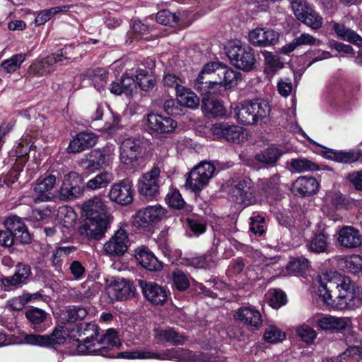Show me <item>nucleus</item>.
<instances>
[{"label":"nucleus","mask_w":362,"mask_h":362,"mask_svg":"<svg viewBox=\"0 0 362 362\" xmlns=\"http://www.w3.org/2000/svg\"><path fill=\"white\" fill-rule=\"evenodd\" d=\"M216 168L210 162H202L194 168L186 180V187L193 192L201 191L214 176Z\"/></svg>","instance_id":"0eeeda50"},{"label":"nucleus","mask_w":362,"mask_h":362,"mask_svg":"<svg viewBox=\"0 0 362 362\" xmlns=\"http://www.w3.org/2000/svg\"><path fill=\"white\" fill-rule=\"evenodd\" d=\"M177 95V101L182 105L191 109L197 108L199 105V97L189 89L183 88V90H180Z\"/></svg>","instance_id":"a19ab883"},{"label":"nucleus","mask_w":362,"mask_h":362,"mask_svg":"<svg viewBox=\"0 0 362 362\" xmlns=\"http://www.w3.org/2000/svg\"><path fill=\"white\" fill-rule=\"evenodd\" d=\"M114 180L112 173L105 171L95 175L86 183V187L90 190H95L106 187Z\"/></svg>","instance_id":"58836bf2"},{"label":"nucleus","mask_w":362,"mask_h":362,"mask_svg":"<svg viewBox=\"0 0 362 362\" xmlns=\"http://www.w3.org/2000/svg\"><path fill=\"white\" fill-rule=\"evenodd\" d=\"M291 166L293 168V169L299 173L313 171L318 169L317 165L315 163L305 158L291 160Z\"/></svg>","instance_id":"864d4df0"},{"label":"nucleus","mask_w":362,"mask_h":362,"mask_svg":"<svg viewBox=\"0 0 362 362\" xmlns=\"http://www.w3.org/2000/svg\"><path fill=\"white\" fill-rule=\"evenodd\" d=\"M108 197L111 202L119 205L130 204L134 197L132 182L129 179H123L113 184L108 192Z\"/></svg>","instance_id":"ddd939ff"},{"label":"nucleus","mask_w":362,"mask_h":362,"mask_svg":"<svg viewBox=\"0 0 362 362\" xmlns=\"http://www.w3.org/2000/svg\"><path fill=\"white\" fill-rule=\"evenodd\" d=\"M351 318L339 317L331 315H323L316 320L317 327L325 331L340 332L346 329L351 324Z\"/></svg>","instance_id":"bb28decb"},{"label":"nucleus","mask_w":362,"mask_h":362,"mask_svg":"<svg viewBox=\"0 0 362 362\" xmlns=\"http://www.w3.org/2000/svg\"><path fill=\"white\" fill-rule=\"evenodd\" d=\"M122 355L129 359L174 360L182 362H194L197 360V356L192 351L182 348L165 349L159 353L144 349L125 352Z\"/></svg>","instance_id":"7ed1b4c3"},{"label":"nucleus","mask_w":362,"mask_h":362,"mask_svg":"<svg viewBox=\"0 0 362 362\" xmlns=\"http://www.w3.org/2000/svg\"><path fill=\"white\" fill-rule=\"evenodd\" d=\"M31 142L32 141L30 136H24L16 146V156L18 157H23L24 156H26L30 151Z\"/></svg>","instance_id":"338daca9"},{"label":"nucleus","mask_w":362,"mask_h":362,"mask_svg":"<svg viewBox=\"0 0 362 362\" xmlns=\"http://www.w3.org/2000/svg\"><path fill=\"white\" fill-rule=\"evenodd\" d=\"M215 255L207 254L192 260V264L197 268L211 269L215 266Z\"/></svg>","instance_id":"13d9d810"},{"label":"nucleus","mask_w":362,"mask_h":362,"mask_svg":"<svg viewBox=\"0 0 362 362\" xmlns=\"http://www.w3.org/2000/svg\"><path fill=\"white\" fill-rule=\"evenodd\" d=\"M331 25L337 37L354 44L358 47H362V37L354 30L344 24L334 21H332Z\"/></svg>","instance_id":"473e14b6"},{"label":"nucleus","mask_w":362,"mask_h":362,"mask_svg":"<svg viewBox=\"0 0 362 362\" xmlns=\"http://www.w3.org/2000/svg\"><path fill=\"white\" fill-rule=\"evenodd\" d=\"M160 170L154 167L139 180L137 187L140 194L146 197H155L158 194Z\"/></svg>","instance_id":"2eb2a0df"},{"label":"nucleus","mask_w":362,"mask_h":362,"mask_svg":"<svg viewBox=\"0 0 362 362\" xmlns=\"http://www.w3.org/2000/svg\"><path fill=\"white\" fill-rule=\"evenodd\" d=\"M236 317L244 324L255 329H258L262 323L259 311L251 307L240 308L236 313Z\"/></svg>","instance_id":"2f4dec72"},{"label":"nucleus","mask_w":362,"mask_h":362,"mask_svg":"<svg viewBox=\"0 0 362 362\" xmlns=\"http://www.w3.org/2000/svg\"><path fill=\"white\" fill-rule=\"evenodd\" d=\"M144 124L146 131L156 136L172 133L177 127V122L173 118L154 113L147 115Z\"/></svg>","instance_id":"1a4fd4ad"},{"label":"nucleus","mask_w":362,"mask_h":362,"mask_svg":"<svg viewBox=\"0 0 362 362\" xmlns=\"http://www.w3.org/2000/svg\"><path fill=\"white\" fill-rule=\"evenodd\" d=\"M319 298L337 310H353L361 304V298L349 277L337 272H327L318 277Z\"/></svg>","instance_id":"f257e3e1"},{"label":"nucleus","mask_w":362,"mask_h":362,"mask_svg":"<svg viewBox=\"0 0 362 362\" xmlns=\"http://www.w3.org/2000/svg\"><path fill=\"white\" fill-rule=\"evenodd\" d=\"M135 257L139 263L149 271H158L162 268L161 263L146 247H140L135 251Z\"/></svg>","instance_id":"c756f323"},{"label":"nucleus","mask_w":362,"mask_h":362,"mask_svg":"<svg viewBox=\"0 0 362 362\" xmlns=\"http://www.w3.org/2000/svg\"><path fill=\"white\" fill-rule=\"evenodd\" d=\"M58 217L63 226L69 229L74 226L77 216L71 208L63 206L59 208L58 211Z\"/></svg>","instance_id":"09e8293b"},{"label":"nucleus","mask_w":362,"mask_h":362,"mask_svg":"<svg viewBox=\"0 0 362 362\" xmlns=\"http://www.w3.org/2000/svg\"><path fill=\"white\" fill-rule=\"evenodd\" d=\"M146 141L140 138L125 139L120 145V161L128 168L138 165V158L141 154Z\"/></svg>","instance_id":"6e6552de"},{"label":"nucleus","mask_w":362,"mask_h":362,"mask_svg":"<svg viewBox=\"0 0 362 362\" xmlns=\"http://www.w3.org/2000/svg\"><path fill=\"white\" fill-rule=\"evenodd\" d=\"M286 339V333L274 325L267 327L264 333V339L272 344L282 341Z\"/></svg>","instance_id":"49530a36"},{"label":"nucleus","mask_w":362,"mask_h":362,"mask_svg":"<svg viewBox=\"0 0 362 362\" xmlns=\"http://www.w3.org/2000/svg\"><path fill=\"white\" fill-rule=\"evenodd\" d=\"M129 238L127 232L119 229L104 245V251L112 256L123 255L127 250Z\"/></svg>","instance_id":"5701e85b"},{"label":"nucleus","mask_w":362,"mask_h":362,"mask_svg":"<svg viewBox=\"0 0 362 362\" xmlns=\"http://www.w3.org/2000/svg\"><path fill=\"white\" fill-rule=\"evenodd\" d=\"M56 184L54 175H49L40 182H37L33 187L30 194L25 198L29 199L26 201L28 204H40L50 201L54 197L52 189Z\"/></svg>","instance_id":"9b49d317"},{"label":"nucleus","mask_w":362,"mask_h":362,"mask_svg":"<svg viewBox=\"0 0 362 362\" xmlns=\"http://www.w3.org/2000/svg\"><path fill=\"white\" fill-rule=\"evenodd\" d=\"M252 180L245 178L238 181L231 187L230 194L233 200L244 206L252 205L255 203V197L252 189Z\"/></svg>","instance_id":"4468645a"},{"label":"nucleus","mask_w":362,"mask_h":362,"mask_svg":"<svg viewBox=\"0 0 362 362\" xmlns=\"http://www.w3.org/2000/svg\"><path fill=\"white\" fill-rule=\"evenodd\" d=\"M326 157L337 163L351 164L362 160V152L361 150L349 151L329 150L327 152Z\"/></svg>","instance_id":"7c9ffc66"},{"label":"nucleus","mask_w":362,"mask_h":362,"mask_svg":"<svg viewBox=\"0 0 362 362\" xmlns=\"http://www.w3.org/2000/svg\"><path fill=\"white\" fill-rule=\"evenodd\" d=\"M163 83L165 86L174 88L175 89L176 93L180 90H183V81L173 74H165L163 79Z\"/></svg>","instance_id":"052dcab7"},{"label":"nucleus","mask_w":362,"mask_h":362,"mask_svg":"<svg viewBox=\"0 0 362 362\" xmlns=\"http://www.w3.org/2000/svg\"><path fill=\"white\" fill-rule=\"evenodd\" d=\"M298 20L313 29H318L322 24V18L311 8L303 14V18H299Z\"/></svg>","instance_id":"8fccbe9b"},{"label":"nucleus","mask_w":362,"mask_h":362,"mask_svg":"<svg viewBox=\"0 0 362 362\" xmlns=\"http://www.w3.org/2000/svg\"><path fill=\"white\" fill-rule=\"evenodd\" d=\"M120 83L123 93L127 95H131L136 88V79L129 76L127 74L122 76Z\"/></svg>","instance_id":"0e129e2a"},{"label":"nucleus","mask_w":362,"mask_h":362,"mask_svg":"<svg viewBox=\"0 0 362 362\" xmlns=\"http://www.w3.org/2000/svg\"><path fill=\"white\" fill-rule=\"evenodd\" d=\"M234 117L243 124L249 125L257 123L259 120L269 115L271 107L269 103L257 99L231 106Z\"/></svg>","instance_id":"f03ea898"},{"label":"nucleus","mask_w":362,"mask_h":362,"mask_svg":"<svg viewBox=\"0 0 362 362\" xmlns=\"http://www.w3.org/2000/svg\"><path fill=\"white\" fill-rule=\"evenodd\" d=\"M211 131L214 136L218 139H223L227 141L240 143L244 139L243 128L226 122L214 124Z\"/></svg>","instance_id":"f3484780"},{"label":"nucleus","mask_w":362,"mask_h":362,"mask_svg":"<svg viewBox=\"0 0 362 362\" xmlns=\"http://www.w3.org/2000/svg\"><path fill=\"white\" fill-rule=\"evenodd\" d=\"M346 357H351L358 362H362V346H352L346 349L344 352L337 356L339 358L345 359Z\"/></svg>","instance_id":"e2e57ef3"},{"label":"nucleus","mask_w":362,"mask_h":362,"mask_svg":"<svg viewBox=\"0 0 362 362\" xmlns=\"http://www.w3.org/2000/svg\"><path fill=\"white\" fill-rule=\"evenodd\" d=\"M346 267L352 273L356 274L362 272V257L360 255H353L346 262Z\"/></svg>","instance_id":"774afa93"},{"label":"nucleus","mask_w":362,"mask_h":362,"mask_svg":"<svg viewBox=\"0 0 362 362\" xmlns=\"http://www.w3.org/2000/svg\"><path fill=\"white\" fill-rule=\"evenodd\" d=\"M66 332L64 326H57L49 335L27 334L25 341L30 345L54 346L62 345L66 341Z\"/></svg>","instance_id":"f8f14e48"},{"label":"nucleus","mask_w":362,"mask_h":362,"mask_svg":"<svg viewBox=\"0 0 362 362\" xmlns=\"http://www.w3.org/2000/svg\"><path fill=\"white\" fill-rule=\"evenodd\" d=\"M25 317L35 329L44 330V329L40 327V325L47 319V313L45 310L37 308H32L26 311Z\"/></svg>","instance_id":"79ce46f5"},{"label":"nucleus","mask_w":362,"mask_h":362,"mask_svg":"<svg viewBox=\"0 0 362 362\" xmlns=\"http://www.w3.org/2000/svg\"><path fill=\"white\" fill-rule=\"evenodd\" d=\"M155 337L161 341L168 342L172 345H182L187 340L185 337L177 333L171 328L156 329L155 331Z\"/></svg>","instance_id":"c9c22d12"},{"label":"nucleus","mask_w":362,"mask_h":362,"mask_svg":"<svg viewBox=\"0 0 362 362\" xmlns=\"http://www.w3.org/2000/svg\"><path fill=\"white\" fill-rule=\"evenodd\" d=\"M119 341L117 333L115 329L110 328L93 344L77 345L76 351L80 354H98L106 356L107 351L117 347Z\"/></svg>","instance_id":"39448f33"},{"label":"nucleus","mask_w":362,"mask_h":362,"mask_svg":"<svg viewBox=\"0 0 362 362\" xmlns=\"http://www.w3.org/2000/svg\"><path fill=\"white\" fill-rule=\"evenodd\" d=\"M25 58L26 54L23 53L14 54L11 58L4 60L1 63V67L8 74L14 73L21 68Z\"/></svg>","instance_id":"c03bdc74"},{"label":"nucleus","mask_w":362,"mask_h":362,"mask_svg":"<svg viewBox=\"0 0 362 362\" xmlns=\"http://www.w3.org/2000/svg\"><path fill=\"white\" fill-rule=\"evenodd\" d=\"M221 66V63L216 62L206 64L194 81V88L202 95L214 94L215 90H211L212 85L209 83L213 81L212 77H217Z\"/></svg>","instance_id":"9d476101"},{"label":"nucleus","mask_w":362,"mask_h":362,"mask_svg":"<svg viewBox=\"0 0 362 362\" xmlns=\"http://www.w3.org/2000/svg\"><path fill=\"white\" fill-rule=\"evenodd\" d=\"M240 73L222 64L221 67L218 69L217 77H212L213 81L209 83L212 85L211 90H214L216 93L218 86L230 89L238 84L240 80Z\"/></svg>","instance_id":"a211bd4d"},{"label":"nucleus","mask_w":362,"mask_h":362,"mask_svg":"<svg viewBox=\"0 0 362 362\" xmlns=\"http://www.w3.org/2000/svg\"><path fill=\"white\" fill-rule=\"evenodd\" d=\"M86 235L90 238L100 240L106 232L109 218L87 219Z\"/></svg>","instance_id":"72a5a7b5"},{"label":"nucleus","mask_w":362,"mask_h":362,"mask_svg":"<svg viewBox=\"0 0 362 362\" xmlns=\"http://www.w3.org/2000/svg\"><path fill=\"white\" fill-rule=\"evenodd\" d=\"M136 83L145 91L153 88L155 85L153 80L147 75V71L144 69H140L137 71Z\"/></svg>","instance_id":"6e6d98bb"},{"label":"nucleus","mask_w":362,"mask_h":362,"mask_svg":"<svg viewBox=\"0 0 362 362\" xmlns=\"http://www.w3.org/2000/svg\"><path fill=\"white\" fill-rule=\"evenodd\" d=\"M31 275L30 266L23 262H18L16 266V271L13 275L2 278L1 284L3 286L10 289L21 288L27 284Z\"/></svg>","instance_id":"412c9836"},{"label":"nucleus","mask_w":362,"mask_h":362,"mask_svg":"<svg viewBox=\"0 0 362 362\" xmlns=\"http://www.w3.org/2000/svg\"><path fill=\"white\" fill-rule=\"evenodd\" d=\"M337 240L346 248H356L362 244V235L359 230L352 226H344L338 232Z\"/></svg>","instance_id":"c85d7f7f"},{"label":"nucleus","mask_w":362,"mask_h":362,"mask_svg":"<svg viewBox=\"0 0 362 362\" xmlns=\"http://www.w3.org/2000/svg\"><path fill=\"white\" fill-rule=\"evenodd\" d=\"M114 148L106 146L103 148L92 150L83 156L79 161V165L88 173H93L110 165L114 156Z\"/></svg>","instance_id":"423d86ee"},{"label":"nucleus","mask_w":362,"mask_h":362,"mask_svg":"<svg viewBox=\"0 0 362 362\" xmlns=\"http://www.w3.org/2000/svg\"><path fill=\"white\" fill-rule=\"evenodd\" d=\"M139 285L145 298L151 304L163 305L167 300L166 290L154 282L140 281Z\"/></svg>","instance_id":"b1692460"},{"label":"nucleus","mask_w":362,"mask_h":362,"mask_svg":"<svg viewBox=\"0 0 362 362\" xmlns=\"http://www.w3.org/2000/svg\"><path fill=\"white\" fill-rule=\"evenodd\" d=\"M173 281L176 288L179 291H185L189 286L188 276L179 269L173 272Z\"/></svg>","instance_id":"5fc2aeb1"},{"label":"nucleus","mask_w":362,"mask_h":362,"mask_svg":"<svg viewBox=\"0 0 362 362\" xmlns=\"http://www.w3.org/2000/svg\"><path fill=\"white\" fill-rule=\"evenodd\" d=\"M226 54L232 63L243 71H249L255 67L256 59L253 49L239 40L228 42Z\"/></svg>","instance_id":"20e7f679"},{"label":"nucleus","mask_w":362,"mask_h":362,"mask_svg":"<svg viewBox=\"0 0 362 362\" xmlns=\"http://www.w3.org/2000/svg\"><path fill=\"white\" fill-rule=\"evenodd\" d=\"M250 230L255 235H262L265 231L264 218L260 216L252 217Z\"/></svg>","instance_id":"69168bd1"},{"label":"nucleus","mask_w":362,"mask_h":362,"mask_svg":"<svg viewBox=\"0 0 362 362\" xmlns=\"http://www.w3.org/2000/svg\"><path fill=\"white\" fill-rule=\"evenodd\" d=\"M82 334L86 335V337L83 339V343H80L78 345L85 344H93L96 340L95 337L98 335V326L95 323H86L81 328Z\"/></svg>","instance_id":"603ef678"},{"label":"nucleus","mask_w":362,"mask_h":362,"mask_svg":"<svg viewBox=\"0 0 362 362\" xmlns=\"http://www.w3.org/2000/svg\"><path fill=\"white\" fill-rule=\"evenodd\" d=\"M270 305L274 308H279L286 303V296L285 293L279 289H271L268 292Z\"/></svg>","instance_id":"3c124183"},{"label":"nucleus","mask_w":362,"mask_h":362,"mask_svg":"<svg viewBox=\"0 0 362 362\" xmlns=\"http://www.w3.org/2000/svg\"><path fill=\"white\" fill-rule=\"evenodd\" d=\"M281 155L279 148L274 146L267 148L264 152L255 156L256 160L266 164H273L276 163Z\"/></svg>","instance_id":"de8ad7c7"},{"label":"nucleus","mask_w":362,"mask_h":362,"mask_svg":"<svg viewBox=\"0 0 362 362\" xmlns=\"http://www.w3.org/2000/svg\"><path fill=\"white\" fill-rule=\"evenodd\" d=\"M319 183L315 178L302 176L294 182L291 190L294 195L305 197L315 194L317 191Z\"/></svg>","instance_id":"cd10ccee"},{"label":"nucleus","mask_w":362,"mask_h":362,"mask_svg":"<svg viewBox=\"0 0 362 362\" xmlns=\"http://www.w3.org/2000/svg\"><path fill=\"white\" fill-rule=\"evenodd\" d=\"M283 67V64L277 56L271 54L265 55V71L274 74Z\"/></svg>","instance_id":"bf43d9fd"},{"label":"nucleus","mask_w":362,"mask_h":362,"mask_svg":"<svg viewBox=\"0 0 362 362\" xmlns=\"http://www.w3.org/2000/svg\"><path fill=\"white\" fill-rule=\"evenodd\" d=\"M291 6L297 19L311 8L305 0H291Z\"/></svg>","instance_id":"680f3d73"},{"label":"nucleus","mask_w":362,"mask_h":362,"mask_svg":"<svg viewBox=\"0 0 362 362\" xmlns=\"http://www.w3.org/2000/svg\"><path fill=\"white\" fill-rule=\"evenodd\" d=\"M133 284L124 278H115L107 288V293L112 300H124L134 296Z\"/></svg>","instance_id":"dca6fc26"},{"label":"nucleus","mask_w":362,"mask_h":362,"mask_svg":"<svg viewBox=\"0 0 362 362\" xmlns=\"http://www.w3.org/2000/svg\"><path fill=\"white\" fill-rule=\"evenodd\" d=\"M296 335L307 345L314 344L317 337V332L308 324H302L296 328Z\"/></svg>","instance_id":"37998d69"},{"label":"nucleus","mask_w":362,"mask_h":362,"mask_svg":"<svg viewBox=\"0 0 362 362\" xmlns=\"http://www.w3.org/2000/svg\"><path fill=\"white\" fill-rule=\"evenodd\" d=\"M202 111L212 117H223L226 115V110L223 104L214 99L203 98L202 105Z\"/></svg>","instance_id":"4c0bfd02"},{"label":"nucleus","mask_w":362,"mask_h":362,"mask_svg":"<svg viewBox=\"0 0 362 362\" xmlns=\"http://www.w3.org/2000/svg\"><path fill=\"white\" fill-rule=\"evenodd\" d=\"M328 235L324 233L315 234L306 243L308 250L316 254L325 252L328 247Z\"/></svg>","instance_id":"e433bc0d"},{"label":"nucleus","mask_w":362,"mask_h":362,"mask_svg":"<svg viewBox=\"0 0 362 362\" xmlns=\"http://www.w3.org/2000/svg\"><path fill=\"white\" fill-rule=\"evenodd\" d=\"M81 178L76 172L67 173L64 178L59 190V197L62 199H70L81 195L83 188L81 186Z\"/></svg>","instance_id":"6ab92c4d"},{"label":"nucleus","mask_w":362,"mask_h":362,"mask_svg":"<svg viewBox=\"0 0 362 362\" xmlns=\"http://www.w3.org/2000/svg\"><path fill=\"white\" fill-rule=\"evenodd\" d=\"M166 202L170 207L177 209H182L185 204L180 192L176 189H170L166 196Z\"/></svg>","instance_id":"4d7b16f0"},{"label":"nucleus","mask_w":362,"mask_h":362,"mask_svg":"<svg viewBox=\"0 0 362 362\" xmlns=\"http://www.w3.org/2000/svg\"><path fill=\"white\" fill-rule=\"evenodd\" d=\"M186 14L185 11L171 13L167 10L159 11L156 15L157 21L164 25L176 26L185 24V18Z\"/></svg>","instance_id":"f704fd0d"},{"label":"nucleus","mask_w":362,"mask_h":362,"mask_svg":"<svg viewBox=\"0 0 362 362\" xmlns=\"http://www.w3.org/2000/svg\"><path fill=\"white\" fill-rule=\"evenodd\" d=\"M83 211L87 219L109 218L105 200L100 197H93L83 204Z\"/></svg>","instance_id":"a878e982"},{"label":"nucleus","mask_w":362,"mask_h":362,"mask_svg":"<svg viewBox=\"0 0 362 362\" xmlns=\"http://www.w3.org/2000/svg\"><path fill=\"white\" fill-rule=\"evenodd\" d=\"M279 34L272 29L257 28L249 33L248 39L250 43L258 47H267L275 45Z\"/></svg>","instance_id":"393cba45"},{"label":"nucleus","mask_w":362,"mask_h":362,"mask_svg":"<svg viewBox=\"0 0 362 362\" xmlns=\"http://www.w3.org/2000/svg\"><path fill=\"white\" fill-rule=\"evenodd\" d=\"M63 320L67 323H74L83 320L88 315L86 308L82 306H68L63 312Z\"/></svg>","instance_id":"ea45409f"},{"label":"nucleus","mask_w":362,"mask_h":362,"mask_svg":"<svg viewBox=\"0 0 362 362\" xmlns=\"http://www.w3.org/2000/svg\"><path fill=\"white\" fill-rule=\"evenodd\" d=\"M69 9V6H61L42 10L37 13L35 18V23L37 25H43L54 15L61 12H66Z\"/></svg>","instance_id":"a18cd8bd"},{"label":"nucleus","mask_w":362,"mask_h":362,"mask_svg":"<svg viewBox=\"0 0 362 362\" xmlns=\"http://www.w3.org/2000/svg\"><path fill=\"white\" fill-rule=\"evenodd\" d=\"M3 225L15 237L16 241L22 244H28L31 242V235L23 219L17 216L6 218Z\"/></svg>","instance_id":"aec40b11"},{"label":"nucleus","mask_w":362,"mask_h":362,"mask_svg":"<svg viewBox=\"0 0 362 362\" xmlns=\"http://www.w3.org/2000/svg\"><path fill=\"white\" fill-rule=\"evenodd\" d=\"M165 209L160 205L148 206L138 211L134 223L139 227H145L151 223L162 219L165 216Z\"/></svg>","instance_id":"4be33fe9"}]
</instances>
